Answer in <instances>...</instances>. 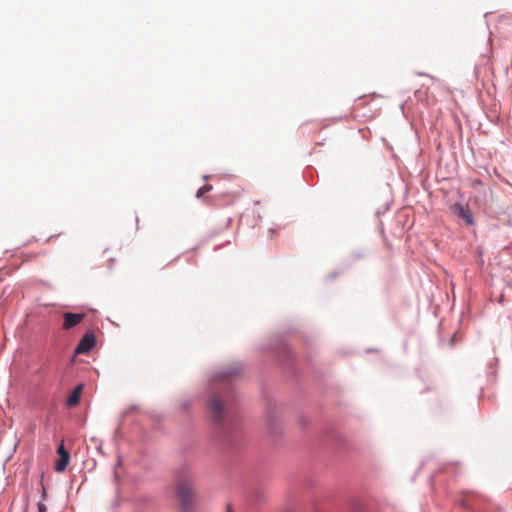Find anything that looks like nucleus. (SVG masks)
<instances>
[{"instance_id": "f257e3e1", "label": "nucleus", "mask_w": 512, "mask_h": 512, "mask_svg": "<svg viewBox=\"0 0 512 512\" xmlns=\"http://www.w3.org/2000/svg\"><path fill=\"white\" fill-rule=\"evenodd\" d=\"M175 494L181 512H193L195 508V482L192 475L182 472L175 485Z\"/></svg>"}, {"instance_id": "f03ea898", "label": "nucleus", "mask_w": 512, "mask_h": 512, "mask_svg": "<svg viewBox=\"0 0 512 512\" xmlns=\"http://www.w3.org/2000/svg\"><path fill=\"white\" fill-rule=\"evenodd\" d=\"M96 344L95 335L92 331H88L84 334L80 342L78 343L75 353L76 354H86L88 353Z\"/></svg>"}, {"instance_id": "7ed1b4c3", "label": "nucleus", "mask_w": 512, "mask_h": 512, "mask_svg": "<svg viewBox=\"0 0 512 512\" xmlns=\"http://www.w3.org/2000/svg\"><path fill=\"white\" fill-rule=\"evenodd\" d=\"M208 410L214 421H221L224 416V407L222 402L216 396H212L207 403Z\"/></svg>"}, {"instance_id": "20e7f679", "label": "nucleus", "mask_w": 512, "mask_h": 512, "mask_svg": "<svg viewBox=\"0 0 512 512\" xmlns=\"http://www.w3.org/2000/svg\"><path fill=\"white\" fill-rule=\"evenodd\" d=\"M85 317V314L83 313H80V314H77V313H64L63 315V319H64V322H63V325H62V328L64 330H70L72 329L73 327L77 326Z\"/></svg>"}, {"instance_id": "39448f33", "label": "nucleus", "mask_w": 512, "mask_h": 512, "mask_svg": "<svg viewBox=\"0 0 512 512\" xmlns=\"http://www.w3.org/2000/svg\"><path fill=\"white\" fill-rule=\"evenodd\" d=\"M57 453L59 455V458L55 464V470L57 472H63L70 460V454L69 452L64 448L63 444H61L58 449Z\"/></svg>"}, {"instance_id": "423d86ee", "label": "nucleus", "mask_w": 512, "mask_h": 512, "mask_svg": "<svg viewBox=\"0 0 512 512\" xmlns=\"http://www.w3.org/2000/svg\"><path fill=\"white\" fill-rule=\"evenodd\" d=\"M454 210L458 214V216L461 217L466 222V224H474L472 213L468 208L460 204H457L454 206Z\"/></svg>"}, {"instance_id": "0eeeda50", "label": "nucleus", "mask_w": 512, "mask_h": 512, "mask_svg": "<svg viewBox=\"0 0 512 512\" xmlns=\"http://www.w3.org/2000/svg\"><path fill=\"white\" fill-rule=\"evenodd\" d=\"M83 384H79L75 387V389L72 391L70 396L67 399V405L70 407L77 406L80 402V396L83 391Z\"/></svg>"}, {"instance_id": "6e6552de", "label": "nucleus", "mask_w": 512, "mask_h": 512, "mask_svg": "<svg viewBox=\"0 0 512 512\" xmlns=\"http://www.w3.org/2000/svg\"><path fill=\"white\" fill-rule=\"evenodd\" d=\"M211 190H212V185H209V184L204 185V186H202L201 188L198 189V191L196 193V196H197V198H200L204 194L208 193Z\"/></svg>"}, {"instance_id": "1a4fd4ad", "label": "nucleus", "mask_w": 512, "mask_h": 512, "mask_svg": "<svg viewBox=\"0 0 512 512\" xmlns=\"http://www.w3.org/2000/svg\"><path fill=\"white\" fill-rule=\"evenodd\" d=\"M38 512H47V507L43 503H38Z\"/></svg>"}, {"instance_id": "9d476101", "label": "nucleus", "mask_w": 512, "mask_h": 512, "mask_svg": "<svg viewBox=\"0 0 512 512\" xmlns=\"http://www.w3.org/2000/svg\"><path fill=\"white\" fill-rule=\"evenodd\" d=\"M506 21H507V19H503V20H500V23H501V24H502V23L504 24Z\"/></svg>"}, {"instance_id": "9b49d317", "label": "nucleus", "mask_w": 512, "mask_h": 512, "mask_svg": "<svg viewBox=\"0 0 512 512\" xmlns=\"http://www.w3.org/2000/svg\"><path fill=\"white\" fill-rule=\"evenodd\" d=\"M43 497L45 498L46 497V491L45 489L43 488Z\"/></svg>"}, {"instance_id": "f8f14e48", "label": "nucleus", "mask_w": 512, "mask_h": 512, "mask_svg": "<svg viewBox=\"0 0 512 512\" xmlns=\"http://www.w3.org/2000/svg\"><path fill=\"white\" fill-rule=\"evenodd\" d=\"M226 512H231L230 506L227 507V511Z\"/></svg>"}]
</instances>
